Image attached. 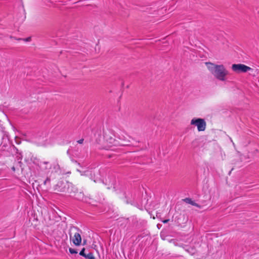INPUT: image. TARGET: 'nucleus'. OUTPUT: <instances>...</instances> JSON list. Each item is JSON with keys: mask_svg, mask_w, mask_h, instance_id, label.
I'll use <instances>...</instances> for the list:
<instances>
[{"mask_svg": "<svg viewBox=\"0 0 259 259\" xmlns=\"http://www.w3.org/2000/svg\"><path fill=\"white\" fill-rule=\"evenodd\" d=\"M23 40H25V41H29L31 40V37H28L27 38H26L25 39H23Z\"/></svg>", "mask_w": 259, "mask_h": 259, "instance_id": "ddd939ff", "label": "nucleus"}, {"mask_svg": "<svg viewBox=\"0 0 259 259\" xmlns=\"http://www.w3.org/2000/svg\"><path fill=\"white\" fill-rule=\"evenodd\" d=\"M184 201L186 202L187 203L191 204L193 206L195 204V202L193 201L191 198H186L184 199Z\"/></svg>", "mask_w": 259, "mask_h": 259, "instance_id": "6e6552de", "label": "nucleus"}, {"mask_svg": "<svg viewBox=\"0 0 259 259\" xmlns=\"http://www.w3.org/2000/svg\"><path fill=\"white\" fill-rule=\"evenodd\" d=\"M129 142H125V143L121 144V145L123 146L130 145V144L128 143Z\"/></svg>", "mask_w": 259, "mask_h": 259, "instance_id": "4468645a", "label": "nucleus"}, {"mask_svg": "<svg viewBox=\"0 0 259 259\" xmlns=\"http://www.w3.org/2000/svg\"><path fill=\"white\" fill-rule=\"evenodd\" d=\"M54 191L68 194L74 193L76 189L73 184L68 181H60L54 186Z\"/></svg>", "mask_w": 259, "mask_h": 259, "instance_id": "f03ea898", "label": "nucleus"}, {"mask_svg": "<svg viewBox=\"0 0 259 259\" xmlns=\"http://www.w3.org/2000/svg\"><path fill=\"white\" fill-rule=\"evenodd\" d=\"M232 69L235 72L239 73L247 72L252 70V68L242 64H234L232 65Z\"/></svg>", "mask_w": 259, "mask_h": 259, "instance_id": "39448f33", "label": "nucleus"}, {"mask_svg": "<svg viewBox=\"0 0 259 259\" xmlns=\"http://www.w3.org/2000/svg\"><path fill=\"white\" fill-rule=\"evenodd\" d=\"M86 242V240H84V242H83V244H84Z\"/></svg>", "mask_w": 259, "mask_h": 259, "instance_id": "a211bd4d", "label": "nucleus"}, {"mask_svg": "<svg viewBox=\"0 0 259 259\" xmlns=\"http://www.w3.org/2000/svg\"><path fill=\"white\" fill-rule=\"evenodd\" d=\"M44 184L45 185H48L49 186L51 187V179L49 177H47V179L44 181Z\"/></svg>", "mask_w": 259, "mask_h": 259, "instance_id": "1a4fd4ad", "label": "nucleus"}, {"mask_svg": "<svg viewBox=\"0 0 259 259\" xmlns=\"http://www.w3.org/2000/svg\"><path fill=\"white\" fill-rule=\"evenodd\" d=\"M193 206H196L198 208L200 207V206L198 203H197L196 202H195V204H194V205H193Z\"/></svg>", "mask_w": 259, "mask_h": 259, "instance_id": "2eb2a0df", "label": "nucleus"}, {"mask_svg": "<svg viewBox=\"0 0 259 259\" xmlns=\"http://www.w3.org/2000/svg\"><path fill=\"white\" fill-rule=\"evenodd\" d=\"M73 243L76 246H79L81 242V235L79 233H75L72 239Z\"/></svg>", "mask_w": 259, "mask_h": 259, "instance_id": "423d86ee", "label": "nucleus"}, {"mask_svg": "<svg viewBox=\"0 0 259 259\" xmlns=\"http://www.w3.org/2000/svg\"><path fill=\"white\" fill-rule=\"evenodd\" d=\"M191 124L196 125L199 132L204 131L206 126L205 120L200 118H193L191 121Z\"/></svg>", "mask_w": 259, "mask_h": 259, "instance_id": "20e7f679", "label": "nucleus"}, {"mask_svg": "<svg viewBox=\"0 0 259 259\" xmlns=\"http://www.w3.org/2000/svg\"><path fill=\"white\" fill-rule=\"evenodd\" d=\"M83 141H84V139H80V140H78V141H77V142L78 144H82V143H83Z\"/></svg>", "mask_w": 259, "mask_h": 259, "instance_id": "f8f14e48", "label": "nucleus"}, {"mask_svg": "<svg viewBox=\"0 0 259 259\" xmlns=\"http://www.w3.org/2000/svg\"><path fill=\"white\" fill-rule=\"evenodd\" d=\"M48 163H49V162H48V161H44V162H43V163L45 164H47Z\"/></svg>", "mask_w": 259, "mask_h": 259, "instance_id": "f3484780", "label": "nucleus"}, {"mask_svg": "<svg viewBox=\"0 0 259 259\" xmlns=\"http://www.w3.org/2000/svg\"><path fill=\"white\" fill-rule=\"evenodd\" d=\"M86 259H95V256L93 255L92 252H89L88 253H86L85 256H84Z\"/></svg>", "mask_w": 259, "mask_h": 259, "instance_id": "0eeeda50", "label": "nucleus"}, {"mask_svg": "<svg viewBox=\"0 0 259 259\" xmlns=\"http://www.w3.org/2000/svg\"><path fill=\"white\" fill-rule=\"evenodd\" d=\"M169 221V220L167 219V220H164V221H162V222L164 223V224H166L167 223H168Z\"/></svg>", "mask_w": 259, "mask_h": 259, "instance_id": "dca6fc26", "label": "nucleus"}, {"mask_svg": "<svg viewBox=\"0 0 259 259\" xmlns=\"http://www.w3.org/2000/svg\"><path fill=\"white\" fill-rule=\"evenodd\" d=\"M85 248H82V249L80 251L79 254L83 257L85 256V254H86V253H85Z\"/></svg>", "mask_w": 259, "mask_h": 259, "instance_id": "9d476101", "label": "nucleus"}, {"mask_svg": "<svg viewBox=\"0 0 259 259\" xmlns=\"http://www.w3.org/2000/svg\"><path fill=\"white\" fill-rule=\"evenodd\" d=\"M207 67L210 73L218 80L225 81L226 76L228 74L223 65H215L210 62L206 63Z\"/></svg>", "mask_w": 259, "mask_h": 259, "instance_id": "f257e3e1", "label": "nucleus"}, {"mask_svg": "<svg viewBox=\"0 0 259 259\" xmlns=\"http://www.w3.org/2000/svg\"><path fill=\"white\" fill-rule=\"evenodd\" d=\"M69 251L72 254H77V250L76 249L72 248H69Z\"/></svg>", "mask_w": 259, "mask_h": 259, "instance_id": "9b49d317", "label": "nucleus"}, {"mask_svg": "<svg viewBox=\"0 0 259 259\" xmlns=\"http://www.w3.org/2000/svg\"><path fill=\"white\" fill-rule=\"evenodd\" d=\"M21 39H22L21 38L18 39V40H21Z\"/></svg>", "mask_w": 259, "mask_h": 259, "instance_id": "6ab92c4d", "label": "nucleus"}, {"mask_svg": "<svg viewBox=\"0 0 259 259\" xmlns=\"http://www.w3.org/2000/svg\"><path fill=\"white\" fill-rule=\"evenodd\" d=\"M114 137L112 131L109 130L104 132V141L108 146L111 147L118 145V142L115 139Z\"/></svg>", "mask_w": 259, "mask_h": 259, "instance_id": "7ed1b4c3", "label": "nucleus"}]
</instances>
